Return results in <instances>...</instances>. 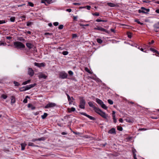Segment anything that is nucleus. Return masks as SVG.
<instances>
[{"instance_id":"13","label":"nucleus","mask_w":159,"mask_h":159,"mask_svg":"<svg viewBox=\"0 0 159 159\" xmlns=\"http://www.w3.org/2000/svg\"><path fill=\"white\" fill-rule=\"evenodd\" d=\"M107 5L109 7H115L118 6V5L117 4H115L114 3L111 2H107Z\"/></svg>"},{"instance_id":"52","label":"nucleus","mask_w":159,"mask_h":159,"mask_svg":"<svg viewBox=\"0 0 159 159\" xmlns=\"http://www.w3.org/2000/svg\"><path fill=\"white\" fill-rule=\"evenodd\" d=\"M143 2L147 3H148L150 2V1L149 0H144L143 1Z\"/></svg>"},{"instance_id":"63","label":"nucleus","mask_w":159,"mask_h":159,"mask_svg":"<svg viewBox=\"0 0 159 159\" xmlns=\"http://www.w3.org/2000/svg\"><path fill=\"white\" fill-rule=\"evenodd\" d=\"M21 18L22 19H24V20H25L26 17L25 16H23L21 17Z\"/></svg>"},{"instance_id":"36","label":"nucleus","mask_w":159,"mask_h":159,"mask_svg":"<svg viewBox=\"0 0 159 159\" xmlns=\"http://www.w3.org/2000/svg\"><path fill=\"white\" fill-rule=\"evenodd\" d=\"M28 145L29 146H35L34 145V143H31V142H29L28 143Z\"/></svg>"},{"instance_id":"38","label":"nucleus","mask_w":159,"mask_h":159,"mask_svg":"<svg viewBox=\"0 0 159 159\" xmlns=\"http://www.w3.org/2000/svg\"><path fill=\"white\" fill-rule=\"evenodd\" d=\"M25 88H24V87H22V88H20V91H25V90H25Z\"/></svg>"},{"instance_id":"16","label":"nucleus","mask_w":159,"mask_h":159,"mask_svg":"<svg viewBox=\"0 0 159 159\" xmlns=\"http://www.w3.org/2000/svg\"><path fill=\"white\" fill-rule=\"evenodd\" d=\"M26 45L27 47L30 49L32 48L34 46L32 44L30 43H27Z\"/></svg>"},{"instance_id":"40","label":"nucleus","mask_w":159,"mask_h":159,"mask_svg":"<svg viewBox=\"0 0 159 159\" xmlns=\"http://www.w3.org/2000/svg\"><path fill=\"white\" fill-rule=\"evenodd\" d=\"M28 4L30 6H31L32 7H33L34 6V4L32 3L31 2H29Z\"/></svg>"},{"instance_id":"62","label":"nucleus","mask_w":159,"mask_h":159,"mask_svg":"<svg viewBox=\"0 0 159 159\" xmlns=\"http://www.w3.org/2000/svg\"><path fill=\"white\" fill-rule=\"evenodd\" d=\"M154 41L153 40H152L151 41V42H149L148 43L149 44H153L154 43Z\"/></svg>"},{"instance_id":"55","label":"nucleus","mask_w":159,"mask_h":159,"mask_svg":"<svg viewBox=\"0 0 159 159\" xmlns=\"http://www.w3.org/2000/svg\"><path fill=\"white\" fill-rule=\"evenodd\" d=\"M23 102L25 103H26L27 102V99L26 98H25L23 101Z\"/></svg>"},{"instance_id":"9","label":"nucleus","mask_w":159,"mask_h":159,"mask_svg":"<svg viewBox=\"0 0 159 159\" xmlns=\"http://www.w3.org/2000/svg\"><path fill=\"white\" fill-rule=\"evenodd\" d=\"M94 29L98 30L101 31H104L107 33H109V31H108L106 29H104V28H103L102 27H98L96 28H95Z\"/></svg>"},{"instance_id":"28","label":"nucleus","mask_w":159,"mask_h":159,"mask_svg":"<svg viewBox=\"0 0 159 159\" xmlns=\"http://www.w3.org/2000/svg\"><path fill=\"white\" fill-rule=\"evenodd\" d=\"M97 42L99 43H101L102 42V40L100 39H97Z\"/></svg>"},{"instance_id":"26","label":"nucleus","mask_w":159,"mask_h":159,"mask_svg":"<svg viewBox=\"0 0 159 159\" xmlns=\"http://www.w3.org/2000/svg\"><path fill=\"white\" fill-rule=\"evenodd\" d=\"M84 70L86 71L89 74H92V72H91L87 67H85Z\"/></svg>"},{"instance_id":"24","label":"nucleus","mask_w":159,"mask_h":159,"mask_svg":"<svg viewBox=\"0 0 159 159\" xmlns=\"http://www.w3.org/2000/svg\"><path fill=\"white\" fill-rule=\"evenodd\" d=\"M48 114L46 113H44L43 115L41 116V117L42 119H45L47 116Z\"/></svg>"},{"instance_id":"30","label":"nucleus","mask_w":159,"mask_h":159,"mask_svg":"<svg viewBox=\"0 0 159 159\" xmlns=\"http://www.w3.org/2000/svg\"><path fill=\"white\" fill-rule=\"evenodd\" d=\"M107 101L108 103L111 105L113 103V101L111 99H108Z\"/></svg>"},{"instance_id":"34","label":"nucleus","mask_w":159,"mask_h":159,"mask_svg":"<svg viewBox=\"0 0 159 159\" xmlns=\"http://www.w3.org/2000/svg\"><path fill=\"white\" fill-rule=\"evenodd\" d=\"M15 18L14 17H12L10 18V20L11 22H14Z\"/></svg>"},{"instance_id":"7","label":"nucleus","mask_w":159,"mask_h":159,"mask_svg":"<svg viewBox=\"0 0 159 159\" xmlns=\"http://www.w3.org/2000/svg\"><path fill=\"white\" fill-rule=\"evenodd\" d=\"M67 74L64 72H61L59 75L60 77L62 79L67 78Z\"/></svg>"},{"instance_id":"45","label":"nucleus","mask_w":159,"mask_h":159,"mask_svg":"<svg viewBox=\"0 0 159 159\" xmlns=\"http://www.w3.org/2000/svg\"><path fill=\"white\" fill-rule=\"evenodd\" d=\"M79 25L80 26H88L89 25V24H86V25H84L80 23L79 24Z\"/></svg>"},{"instance_id":"47","label":"nucleus","mask_w":159,"mask_h":159,"mask_svg":"<svg viewBox=\"0 0 159 159\" xmlns=\"http://www.w3.org/2000/svg\"><path fill=\"white\" fill-rule=\"evenodd\" d=\"M93 16H99V13H98V12H96L95 13H93Z\"/></svg>"},{"instance_id":"12","label":"nucleus","mask_w":159,"mask_h":159,"mask_svg":"<svg viewBox=\"0 0 159 159\" xmlns=\"http://www.w3.org/2000/svg\"><path fill=\"white\" fill-rule=\"evenodd\" d=\"M154 30L156 32H157L158 31V30H159V22L155 24L154 25Z\"/></svg>"},{"instance_id":"27","label":"nucleus","mask_w":159,"mask_h":159,"mask_svg":"<svg viewBox=\"0 0 159 159\" xmlns=\"http://www.w3.org/2000/svg\"><path fill=\"white\" fill-rule=\"evenodd\" d=\"M101 106L102 108L106 110L107 108V107L103 103Z\"/></svg>"},{"instance_id":"64","label":"nucleus","mask_w":159,"mask_h":159,"mask_svg":"<svg viewBox=\"0 0 159 159\" xmlns=\"http://www.w3.org/2000/svg\"><path fill=\"white\" fill-rule=\"evenodd\" d=\"M119 121L120 122L122 123L123 122V120L122 118H120L119 119Z\"/></svg>"},{"instance_id":"43","label":"nucleus","mask_w":159,"mask_h":159,"mask_svg":"<svg viewBox=\"0 0 159 159\" xmlns=\"http://www.w3.org/2000/svg\"><path fill=\"white\" fill-rule=\"evenodd\" d=\"M63 25H60L58 27V29L59 30H61V29H63Z\"/></svg>"},{"instance_id":"5","label":"nucleus","mask_w":159,"mask_h":159,"mask_svg":"<svg viewBox=\"0 0 159 159\" xmlns=\"http://www.w3.org/2000/svg\"><path fill=\"white\" fill-rule=\"evenodd\" d=\"M80 113L82 115H84L86 116L87 117L90 119L91 120H96V119L95 118L87 114L85 112H80Z\"/></svg>"},{"instance_id":"21","label":"nucleus","mask_w":159,"mask_h":159,"mask_svg":"<svg viewBox=\"0 0 159 159\" xmlns=\"http://www.w3.org/2000/svg\"><path fill=\"white\" fill-rule=\"evenodd\" d=\"M20 145L21 147V150H24L25 149V147L26 145V144L24 143H21Z\"/></svg>"},{"instance_id":"50","label":"nucleus","mask_w":159,"mask_h":159,"mask_svg":"<svg viewBox=\"0 0 159 159\" xmlns=\"http://www.w3.org/2000/svg\"><path fill=\"white\" fill-rule=\"evenodd\" d=\"M37 140H38V141H41V140H44V138L43 137H41L37 139Z\"/></svg>"},{"instance_id":"59","label":"nucleus","mask_w":159,"mask_h":159,"mask_svg":"<svg viewBox=\"0 0 159 159\" xmlns=\"http://www.w3.org/2000/svg\"><path fill=\"white\" fill-rule=\"evenodd\" d=\"M73 4L75 5H80V4L78 3H73Z\"/></svg>"},{"instance_id":"2","label":"nucleus","mask_w":159,"mask_h":159,"mask_svg":"<svg viewBox=\"0 0 159 159\" xmlns=\"http://www.w3.org/2000/svg\"><path fill=\"white\" fill-rule=\"evenodd\" d=\"M14 47L17 49L24 48L25 47V45L20 42H15L14 43Z\"/></svg>"},{"instance_id":"8","label":"nucleus","mask_w":159,"mask_h":159,"mask_svg":"<svg viewBox=\"0 0 159 159\" xmlns=\"http://www.w3.org/2000/svg\"><path fill=\"white\" fill-rule=\"evenodd\" d=\"M28 73L29 75L31 76H32L34 74V72L33 70L30 68H29L28 69Z\"/></svg>"},{"instance_id":"31","label":"nucleus","mask_w":159,"mask_h":159,"mask_svg":"<svg viewBox=\"0 0 159 159\" xmlns=\"http://www.w3.org/2000/svg\"><path fill=\"white\" fill-rule=\"evenodd\" d=\"M135 22H137L138 24H139L141 25H143V23L141 22L139 20H135Z\"/></svg>"},{"instance_id":"10","label":"nucleus","mask_w":159,"mask_h":159,"mask_svg":"<svg viewBox=\"0 0 159 159\" xmlns=\"http://www.w3.org/2000/svg\"><path fill=\"white\" fill-rule=\"evenodd\" d=\"M36 84H31L29 85H26V86H24V87L25 89V90H29L31 88L34 87L36 85Z\"/></svg>"},{"instance_id":"54","label":"nucleus","mask_w":159,"mask_h":159,"mask_svg":"<svg viewBox=\"0 0 159 159\" xmlns=\"http://www.w3.org/2000/svg\"><path fill=\"white\" fill-rule=\"evenodd\" d=\"M77 37V35L76 34H72V38H75Z\"/></svg>"},{"instance_id":"17","label":"nucleus","mask_w":159,"mask_h":159,"mask_svg":"<svg viewBox=\"0 0 159 159\" xmlns=\"http://www.w3.org/2000/svg\"><path fill=\"white\" fill-rule=\"evenodd\" d=\"M96 102L100 106L103 103L101 100L98 98L96 99Z\"/></svg>"},{"instance_id":"44","label":"nucleus","mask_w":159,"mask_h":159,"mask_svg":"<svg viewBox=\"0 0 159 159\" xmlns=\"http://www.w3.org/2000/svg\"><path fill=\"white\" fill-rule=\"evenodd\" d=\"M127 35H128V37L129 38H131L132 36L131 35V34L130 32H128L127 33Z\"/></svg>"},{"instance_id":"61","label":"nucleus","mask_w":159,"mask_h":159,"mask_svg":"<svg viewBox=\"0 0 159 159\" xmlns=\"http://www.w3.org/2000/svg\"><path fill=\"white\" fill-rule=\"evenodd\" d=\"M38 141L37 139H32V141L33 142H34L35 141Z\"/></svg>"},{"instance_id":"48","label":"nucleus","mask_w":159,"mask_h":159,"mask_svg":"<svg viewBox=\"0 0 159 159\" xmlns=\"http://www.w3.org/2000/svg\"><path fill=\"white\" fill-rule=\"evenodd\" d=\"M6 43H3V42H1V41H0V46H1V45H6Z\"/></svg>"},{"instance_id":"60","label":"nucleus","mask_w":159,"mask_h":159,"mask_svg":"<svg viewBox=\"0 0 159 159\" xmlns=\"http://www.w3.org/2000/svg\"><path fill=\"white\" fill-rule=\"evenodd\" d=\"M66 11L68 12H70L71 11V9H68L66 10Z\"/></svg>"},{"instance_id":"49","label":"nucleus","mask_w":159,"mask_h":159,"mask_svg":"<svg viewBox=\"0 0 159 159\" xmlns=\"http://www.w3.org/2000/svg\"><path fill=\"white\" fill-rule=\"evenodd\" d=\"M84 8H86L87 10H89L91 8V7L90 6H87Z\"/></svg>"},{"instance_id":"1","label":"nucleus","mask_w":159,"mask_h":159,"mask_svg":"<svg viewBox=\"0 0 159 159\" xmlns=\"http://www.w3.org/2000/svg\"><path fill=\"white\" fill-rule=\"evenodd\" d=\"M89 106L90 107H92L93 108L94 111L97 114L100 115L103 118L106 120V121H108V118L109 116L107 114H106L105 112L103 111L99 108L96 107L93 104L92 102H90L88 103Z\"/></svg>"},{"instance_id":"25","label":"nucleus","mask_w":159,"mask_h":159,"mask_svg":"<svg viewBox=\"0 0 159 159\" xmlns=\"http://www.w3.org/2000/svg\"><path fill=\"white\" fill-rule=\"evenodd\" d=\"M30 81H31V80H28L27 81H25L24 82H23V83H22V84L23 85L26 84H27L29 83L30 82Z\"/></svg>"},{"instance_id":"57","label":"nucleus","mask_w":159,"mask_h":159,"mask_svg":"<svg viewBox=\"0 0 159 159\" xmlns=\"http://www.w3.org/2000/svg\"><path fill=\"white\" fill-rule=\"evenodd\" d=\"M5 23V20H0V24Z\"/></svg>"},{"instance_id":"42","label":"nucleus","mask_w":159,"mask_h":159,"mask_svg":"<svg viewBox=\"0 0 159 159\" xmlns=\"http://www.w3.org/2000/svg\"><path fill=\"white\" fill-rule=\"evenodd\" d=\"M69 74L70 75H72L73 74V73L71 70H70L68 72Z\"/></svg>"},{"instance_id":"4","label":"nucleus","mask_w":159,"mask_h":159,"mask_svg":"<svg viewBox=\"0 0 159 159\" xmlns=\"http://www.w3.org/2000/svg\"><path fill=\"white\" fill-rule=\"evenodd\" d=\"M141 10L139 9L138 10L139 13H143L145 14H147L150 11L149 9H147L144 7H142L141 8Z\"/></svg>"},{"instance_id":"41","label":"nucleus","mask_w":159,"mask_h":159,"mask_svg":"<svg viewBox=\"0 0 159 159\" xmlns=\"http://www.w3.org/2000/svg\"><path fill=\"white\" fill-rule=\"evenodd\" d=\"M46 2L48 4H50L52 3V0H46Z\"/></svg>"},{"instance_id":"20","label":"nucleus","mask_w":159,"mask_h":159,"mask_svg":"<svg viewBox=\"0 0 159 159\" xmlns=\"http://www.w3.org/2000/svg\"><path fill=\"white\" fill-rule=\"evenodd\" d=\"M28 107L29 108L30 107L32 110H34L35 108V107L33 106L30 103L28 104Z\"/></svg>"},{"instance_id":"58","label":"nucleus","mask_w":159,"mask_h":159,"mask_svg":"<svg viewBox=\"0 0 159 159\" xmlns=\"http://www.w3.org/2000/svg\"><path fill=\"white\" fill-rule=\"evenodd\" d=\"M136 150L134 149L133 150V155L134 156V154H136L135 152H136Z\"/></svg>"},{"instance_id":"35","label":"nucleus","mask_w":159,"mask_h":159,"mask_svg":"<svg viewBox=\"0 0 159 159\" xmlns=\"http://www.w3.org/2000/svg\"><path fill=\"white\" fill-rule=\"evenodd\" d=\"M1 97L3 98L4 99H6L7 98V96L5 94H2L1 96Z\"/></svg>"},{"instance_id":"29","label":"nucleus","mask_w":159,"mask_h":159,"mask_svg":"<svg viewBox=\"0 0 159 159\" xmlns=\"http://www.w3.org/2000/svg\"><path fill=\"white\" fill-rule=\"evenodd\" d=\"M117 129L121 131L123 130V128L122 127L120 126H118L117 127Z\"/></svg>"},{"instance_id":"46","label":"nucleus","mask_w":159,"mask_h":159,"mask_svg":"<svg viewBox=\"0 0 159 159\" xmlns=\"http://www.w3.org/2000/svg\"><path fill=\"white\" fill-rule=\"evenodd\" d=\"M113 121L115 123H116V118L115 116H113Z\"/></svg>"},{"instance_id":"37","label":"nucleus","mask_w":159,"mask_h":159,"mask_svg":"<svg viewBox=\"0 0 159 159\" xmlns=\"http://www.w3.org/2000/svg\"><path fill=\"white\" fill-rule=\"evenodd\" d=\"M18 39L20 41H25V39L22 37H19Z\"/></svg>"},{"instance_id":"14","label":"nucleus","mask_w":159,"mask_h":159,"mask_svg":"<svg viewBox=\"0 0 159 159\" xmlns=\"http://www.w3.org/2000/svg\"><path fill=\"white\" fill-rule=\"evenodd\" d=\"M108 133L110 134H116V130L114 128H112L108 131Z\"/></svg>"},{"instance_id":"22","label":"nucleus","mask_w":159,"mask_h":159,"mask_svg":"<svg viewBox=\"0 0 159 159\" xmlns=\"http://www.w3.org/2000/svg\"><path fill=\"white\" fill-rule=\"evenodd\" d=\"M150 50L151 51L153 52L154 53L156 52L158 54H159V53L158 52V51L153 48H150Z\"/></svg>"},{"instance_id":"53","label":"nucleus","mask_w":159,"mask_h":159,"mask_svg":"<svg viewBox=\"0 0 159 159\" xmlns=\"http://www.w3.org/2000/svg\"><path fill=\"white\" fill-rule=\"evenodd\" d=\"M126 121H127L128 122H129V123H131V122H132V120H130L129 119H126Z\"/></svg>"},{"instance_id":"39","label":"nucleus","mask_w":159,"mask_h":159,"mask_svg":"<svg viewBox=\"0 0 159 159\" xmlns=\"http://www.w3.org/2000/svg\"><path fill=\"white\" fill-rule=\"evenodd\" d=\"M14 84L16 86H18L20 85L18 82L15 81L14 82Z\"/></svg>"},{"instance_id":"19","label":"nucleus","mask_w":159,"mask_h":159,"mask_svg":"<svg viewBox=\"0 0 159 159\" xmlns=\"http://www.w3.org/2000/svg\"><path fill=\"white\" fill-rule=\"evenodd\" d=\"M39 78H41L46 79L47 76L44 74H40L39 76Z\"/></svg>"},{"instance_id":"11","label":"nucleus","mask_w":159,"mask_h":159,"mask_svg":"<svg viewBox=\"0 0 159 159\" xmlns=\"http://www.w3.org/2000/svg\"><path fill=\"white\" fill-rule=\"evenodd\" d=\"M34 65L35 66H36L39 67H41L45 66V64L43 63H39L37 62H35L34 63Z\"/></svg>"},{"instance_id":"18","label":"nucleus","mask_w":159,"mask_h":159,"mask_svg":"<svg viewBox=\"0 0 159 159\" xmlns=\"http://www.w3.org/2000/svg\"><path fill=\"white\" fill-rule=\"evenodd\" d=\"M67 110L68 111V112L69 113H71L72 112H73L75 111V109L74 107H72L70 108H68Z\"/></svg>"},{"instance_id":"33","label":"nucleus","mask_w":159,"mask_h":159,"mask_svg":"<svg viewBox=\"0 0 159 159\" xmlns=\"http://www.w3.org/2000/svg\"><path fill=\"white\" fill-rule=\"evenodd\" d=\"M33 24V23L32 22H27L26 25L27 26H30V25H32Z\"/></svg>"},{"instance_id":"23","label":"nucleus","mask_w":159,"mask_h":159,"mask_svg":"<svg viewBox=\"0 0 159 159\" xmlns=\"http://www.w3.org/2000/svg\"><path fill=\"white\" fill-rule=\"evenodd\" d=\"M16 102L15 98L14 97H12L11 99V103H14Z\"/></svg>"},{"instance_id":"15","label":"nucleus","mask_w":159,"mask_h":159,"mask_svg":"<svg viewBox=\"0 0 159 159\" xmlns=\"http://www.w3.org/2000/svg\"><path fill=\"white\" fill-rule=\"evenodd\" d=\"M66 94L67 96L68 101L69 102V104H71L73 102V100L71 99L70 96L67 93H66Z\"/></svg>"},{"instance_id":"51","label":"nucleus","mask_w":159,"mask_h":159,"mask_svg":"<svg viewBox=\"0 0 159 159\" xmlns=\"http://www.w3.org/2000/svg\"><path fill=\"white\" fill-rule=\"evenodd\" d=\"M53 24L54 26H57L58 25L59 23L58 22H56L53 23Z\"/></svg>"},{"instance_id":"6","label":"nucleus","mask_w":159,"mask_h":159,"mask_svg":"<svg viewBox=\"0 0 159 159\" xmlns=\"http://www.w3.org/2000/svg\"><path fill=\"white\" fill-rule=\"evenodd\" d=\"M56 106V104L53 102H49L45 107V108H49L52 107Z\"/></svg>"},{"instance_id":"32","label":"nucleus","mask_w":159,"mask_h":159,"mask_svg":"<svg viewBox=\"0 0 159 159\" xmlns=\"http://www.w3.org/2000/svg\"><path fill=\"white\" fill-rule=\"evenodd\" d=\"M62 54L64 55H66L68 54V52L67 51H63L62 52Z\"/></svg>"},{"instance_id":"3","label":"nucleus","mask_w":159,"mask_h":159,"mask_svg":"<svg viewBox=\"0 0 159 159\" xmlns=\"http://www.w3.org/2000/svg\"><path fill=\"white\" fill-rule=\"evenodd\" d=\"M80 105L79 107L81 109H84L85 105L86 103V102L85 99L83 97H80Z\"/></svg>"},{"instance_id":"56","label":"nucleus","mask_w":159,"mask_h":159,"mask_svg":"<svg viewBox=\"0 0 159 159\" xmlns=\"http://www.w3.org/2000/svg\"><path fill=\"white\" fill-rule=\"evenodd\" d=\"M41 2L42 3H45V5L46 4V0H41Z\"/></svg>"}]
</instances>
